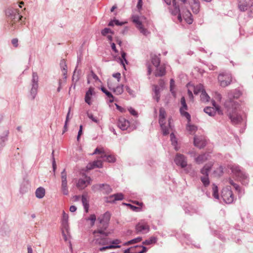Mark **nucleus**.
<instances>
[{
	"label": "nucleus",
	"mask_w": 253,
	"mask_h": 253,
	"mask_svg": "<svg viewBox=\"0 0 253 253\" xmlns=\"http://www.w3.org/2000/svg\"><path fill=\"white\" fill-rule=\"evenodd\" d=\"M242 95L241 92L238 89L230 91L228 94V99L224 102L226 113L233 125H237L242 121V117L238 113L239 103L235 100Z\"/></svg>",
	"instance_id": "f257e3e1"
},
{
	"label": "nucleus",
	"mask_w": 253,
	"mask_h": 253,
	"mask_svg": "<svg viewBox=\"0 0 253 253\" xmlns=\"http://www.w3.org/2000/svg\"><path fill=\"white\" fill-rule=\"evenodd\" d=\"M172 4L173 8L171 10V14L173 15H177V18L180 22L182 21L183 18L188 24H192L193 20L190 11L183 6H181L180 8L179 5L177 4L176 0H172Z\"/></svg>",
	"instance_id": "f03ea898"
},
{
	"label": "nucleus",
	"mask_w": 253,
	"mask_h": 253,
	"mask_svg": "<svg viewBox=\"0 0 253 253\" xmlns=\"http://www.w3.org/2000/svg\"><path fill=\"white\" fill-rule=\"evenodd\" d=\"M104 230L102 229L94 230L93 234L96 244L106 246L110 244L111 239L108 237L109 233L105 232Z\"/></svg>",
	"instance_id": "7ed1b4c3"
},
{
	"label": "nucleus",
	"mask_w": 253,
	"mask_h": 253,
	"mask_svg": "<svg viewBox=\"0 0 253 253\" xmlns=\"http://www.w3.org/2000/svg\"><path fill=\"white\" fill-rule=\"evenodd\" d=\"M232 172L242 184L246 185L248 184L249 179L248 174L243 171L239 166L233 165L230 167Z\"/></svg>",
	"instance_id": "20e7f679"
},
{
	"label": "nucleus",
	"mask_w": 253,
	"mask_h": 253,
	"mask_svg": "<svg viewBox=\"0 0 253 253\" xmlns=\"http://www.w3.org/2000/svg\"><path fill=\"white\" fill-rule=\"evenodd\" d=\"M174 161L177 166H180L181 168H185V170L187 173H190V174H194V171L191 166H187L186 158L183 154L177 153Z\"/></svg>",
	"instance_id": "39448f33"
},
{
	"label": "nucleus",
	"mask_w": 253,
	"mask_h": 253,
	"mask_svg": "<svg viewBox=\"0 0 253 253\" xmlns=\"http://www.w3.org/2000/svg\"><path fill=\"white\" fill-rule=\"evenodd\" d=\"M31 88L30 91V97L32 100H34L38 93L39 88V77L37 73L33 72L31 83Z\"/></svg>",
	"instance_id": "423d86ee"
},
{
	"label": "nucleus",
	"mask_w": 253,
	"mask_h": 253,
	"mask_svg": "<svg viewBox=\"0 0 253 253\" xmlns=\"http://www.w3.org/2000/svg\"><path fill=\"white\" fill-rule=\"evenodd\" d=\"M91 190L94 192L101 191L104 194L108 195L112 191L110 186L106 183L96 184L91 187Z\"/></svg>",
	"instance_id": "0eeeda50"
},
{
	"label": "nucleus",
	"mask_w": 253,
	"mask_h": 253,
	"mask_svg": "<svg viewBox=\"0 0 253 253\" xmlns=\"http://www.w3.org/2000/svg\"><path fill=\"white\" fill-rule=\"evenodd\" d=\"M180 103L181 105V106L180 107V108L179 109V112H180V115L182 117H185L187 119L188 122H190L191 121V116L188 112L185 111V110H188V106L186 103L185 98L184 96H182L181 98Z\"/></svg>",
	"instance_id": "6e6552de"
},
{
	"label": "nucleus",
	"mask_w": 253,
	"mask_h": 253,
	"mask_svg": "<svg viewBox=\"0 0 253 253\" xmlns=\"http://www.w3.org/2000/svg\"><path fill=\"white\" fill-rule=\"evenodd\" d=\"M111 217V214L109 211L106 212L102 216L98 217L99 223L102 225L101 229L106 230L108 226V223Z\"/></svg>",
	"instance_id": "1a4fd4ad"
},
{
	"label": "nucleus",
	"mask_w": 253,
	"mask_h": 253,
	"mask_svg": "<svg viewBox=\"0 0 253 253\" xmlns=\"http://www.w3.org/2000/svg\"><path fill=\"white\" fill-rule=\"evenodd\" d=\"M218 81L220 83V85L225 87L231 84L232 77L230 74H220L218 77Z\"/></svg>",
	"instance_id": "9d476101"
},
{
	"label": "nucleus",
	"mask_w": 253,
	"mask_h": 253,
	"mask_svg": "<svg viewBox=\"0 0 253 253\" xmlns=\"http://www.w3.org/2000/svg\"><path fill=\"white\" fill-rule=\"evenodd\" d=\"M221 196L223 200L227 204H230L234 200V195L232 191L227 188L222 191Z\"/></svg>",
	"instance_id": "9b49d317"
},
{
	"label": "nucleus",
	"mask_w": 253,
	"mask_h": 253,
	"mask_svg": "<svg viewBox=\"0 0 253 253\" xmlns=\"http://www.w3.org/2000/svg\"><path fill=\"white\" fill-rule=\"evenodd\" d=\"M121 241L119 239L111 240L110 244L109 245L100 248L99 251L103 252L107 249L120 248L121 246L118 245V244L121 243Z\"/></svg>",
	"instance_id": "f8f14e48"
},
{
	"label": "nucleus",
	"mask_w": 253,
	"mask_h": 253,
	"mask_svg": "<svg viewBox=\"0 0 253 253\" xmlns=\"http://www.w3.org/2000/svg\"><path fill=\"white\" fill-rule=\"evenodd\" d=\"M17 9L13 8H8L5 10V15L8 19V24L10 26L12 21L14 19L16 16V13L17 12Z\"/></svg>",
	"instance_id": "ddd939ff"
},
{
	"label": "nucleus",
	"mask_w": 253,
	"mask_h": 253,
	"mask_svg": "<svg viewBox=\"0 0 253 253\" xmlns=\"http://www.w3.org/2000/svg\"><path fill=\"white\" fill-rule=\"evenodd\" d=\"M129 124L128 121L123 117L120 118L117 122L118 127L122 130H126L129 126Z\"/></svg>",
	"instance_id": "4468645a"
},
{
	"label": "nucleus",
	"mask_w": 253,
	"mask_h": 253,
	"mask_svg": "<svg viewBox=\"0 0 253 253\" xmlns=\"http://www.w3.org/2000/svg\"><path fill=\"white\" fill-rule=\"evenodd\" d=\"M124 199V195L121 193H118L107 197L106 202L114 203L116 201L122 200Z\"/></svg>",
	"instance_id": "2eb2a0df"
},
{
	"label": "nucleus",
	"mask_w": 253,
	"mask_h": 253,
	"mask_svg": "<svg viewBox=\"0 0 253 253\" xmlns=\"http://www.w3.org/2000/svg\"><path fill=\"white\" fill-rule=\"evenodd\" d=\"M194 145L196 147L202 149L206 146V142L202 138L195 136L194 138Z\"/></svg>",
	"instance_id": "dca6fc26"
},
{
	"label": "nucleus",
	"mask_w": 253,
	"mask_h": 253,
	"mask_svg": "<svg viewBox=\"0 0 253 253\" xmlns=\"http://www.w3.org/2000/svg\"><path fill=\"white\" fill-rule=\"evenodd\" d=\"M250 0H238V6L241 11H245L249 7Z\"/></svg>",
	"instance_id": "f3484780"
},
{
	"label": "nucleus",
	"mask_w": 253,
	"mask_h": 253,
	"mask_svg": "<svg viewBox=\"0 0 253 253\" xmlns=\"http://www.w3.org/2000/svg\"><path fill=\"white\" fill-rule=\"evenodd\" d=\"M102 163L100 160L94 161L91 163H89L86 166L88 170L92 169L95 168H101L102 167Z\"/></svg>",
	"instance_id": "a211bd4d"
},
{
	"label": "nucleus",
	"mask_w": 253,
	"mask_h": 253,
	"mask_svg": "<svg viewBox=\"0 0 253 253\" xmlns=\"http://www.w3.org/2000/svg\"><path fill=\"white\" fill-rule=\"evenodd\" d=\"M68 214L66 213L65 211H63V215L62 218V226L67 232H68L69 225H68Z\"/></svg>",
	"instance_id": "6ab92c4d"
},
{
	"label": "nucleus",
	"mask_w": 253,
	"mask_h": 253,
	"mask_svg": "<svg viewBox=\"0 0 253 253\" xmlns=\"http://www.w3.org/2000/svg\"><path fill=\"white\" fill-rule=\"evenodd\" d=\"M23 18V16L19 14V10L17 9V12L16 13V16L14 17V19L12 21L10 26V29H11L12 30H14L16 28L14 25L17 23L18 22L22 20V19Z\"/></svg>",
	"instance_id": "aec40b11"
},
{
	"label": "nucleus",
	"mask_w": 253,
	"mask_h": 253,
	"mask_svg": "<svg viewBox=\"0 0 253 253\" xmlns=\"http://www.w3.org/2000/svg\"><path fill=\"white\" fill-rule=\"evenodd\" d=\"M191 6L194 13L197 14L199 12L200 3L199 0H193L191 2Z\"/></svg>",
	"instance_id": "412c9836"
},
{
	"label": "nucleus",
	"mask_w": 253,
	"mask_h": 253,
	"mask_svg": "<svg viewBox=\"0 0 253 253\" xmlns=\"http://www.w3.org/2000/svg\"><path fill=\"white\" fill-rule=\"evenodd\" d=\"M157 69L154 73L156 77H163L166 74V67L164 65H161L156 67Z\"/></svg>",
	"instance_id": "4be33fe9"
},
{
	"label": "nucleus",
	"mask_w": 253,
	"mask_h": 253,
	"mask_svg": "<svg viewBox=\"0 0 253 253\" xmlns=\"http://www.w3.org/2000/svg\"><path fill=\"white\" fill-rule=\"evenodd\" d=\"M82 202L83 203V205L84 206V211L85 212H88V209H89V201L87 199V194L84 193L82 195Z\"/></svg>",
	"instance_id": "5701e85b"
},
{
	"label": "nucleus",
	"mask_w": 253,
	"mask_h": 253,
	"mask_svg": "<svg viewBox=\"0 0 253 253\" xmlns=\"http://www.w3.org/2000/svg\"><path fill=\"white\" fill-rule=\"evenodd\" d=\"M9 130H5L0 137V148H2L5 146V142L7 140Z\"/></svg>",
	"instance_id": "b1692460"
},
{
	"label": "nucleus",
	"mask_w": 253,
	"mask_h": 253,
	"mask_svg": "<svg viewBox=\"0 0 253 253\" xmlns=\"http://www.w3.org/2000/svg\"><path fill=\"white\" fill-rule=\"evenodd\" d=\"M60 66L61 70L63 71V75L64 77V79H66V75L67 73V66L65 59H63L61 60L60 63Z\"/></svg>",
	"instance_id": "393cba45"
},
{
	"label": "nucleus",
	"mask_w": 253,
	"mask_h": 253,
	"mask_svg": "<svg viewBox=\"0 0 253 253\" xmlns=\"http://www.w3.org/2000/svg\"><path fill=\"white\" fill-rule=\"evenodd\" d=\"M212 165L210 164H206L201 169V173L204 176H209V173L211 169Z\"/></svg>",
	"instance_id": "a878e982"
},
{
	"label": "nucleus",
	"mask_w": 253,
	"mask_h": 253,
	"mask_svg": "<svg viewBox=\"0 0 253 253\" xmlns=\"http://www.w3.org/2000/svg\"><path fill=\"white\" fill-rule=\"evenodd\" d=\"M45 189L42 187H40L36 190L35 194L36 197L39 199L42 198L45 195Z\"/></svg>",
	"instance_id": "bb28decb"
},
{
	"label": "nucleus",
	"mask_w": 253,
	"mask_h": 253,
	"mask_svg": "<svg viewBox=\"0 0 253 253\" xmlns=\"http://www.w3.org/2000/svg\"><path fill=\"white\" fill-rule=\"evenodd\" d=\"M77 67H78V65H77V66L74 71V73H73V75L72 79V81L73 83H74V82L77 83L80 79V72H81V71L78 70V71H77Z\"/></svg>",
	"instance_id": "cd10ccee"
},
{
	"label": "nucleus",
	"mask_w": 253,
	"mask_h": 253,
	"mask_svg": "<svg viewBox=\"0 0 253 253\" xmlns=\"http://www.w3.org/2000/svg\"><path fill=\"white\" fill-rule=\"evenodd\" d=\"M101 158L104 161H107L109 163H114L116 161L115 158L111 155H107L106 154H103L101 155Z\"/></svg>",
	"instance_id": "c85d7f7f"
},
{
	"label": "nucleus",
	"mask_w": 253,
	"mask_h": 253,
	"mask_svg": "<svg viewBox=\"0 0 253 253\" xmlns=\"http://www.w3.org/2000/svg\"><path fill=\"white\" fill-rule=\"evenodd\" d=\"M166 116V112L163 108H161L159 110V124H163L165 122V120Z\"/></svg>",
	"instance_id": "c756f323"
},
{
	"label": "nucleus",
	"mask_w": 253,
	"mask_h": 253,
	"mask_svg": "<svg viewBox=\"0 0 253 253\" xmlns=\"http://www.w3.org/2000/svg\"><path fill=\"white\" fill-rule=\"evenodd\" d=\"M135 229L137 232H142L145 230L148 231L149 230V227L148 225L141 224L140 223L136 224Z\"/></svg>",
	"instance_id": "7c9ffc66"
},
{
	"label": "nucleus",
	"mask_w": 253,
	"mask_h": 253,
	"mask_svg": "<svg viewBox=\"0 0 253 253\" xmlns=\"http://www.w3.org/2000/svg\"><path fill=\"white\" fill-rule=\"evenodd\" d=\"M204 112L208 114L210 116L213 117L216 114L215 109L211 107H206L204 109Z\"/></svg>",
	"instance_id": "2f4dec72"
},
{
	"label": "nucleus",
	"mask_w": 253,
	"mask_h": 253,
	"mask_svg": "<svg viewBox=\"0 0 253 253\" xmlns=\"http://www.w3.org/2000/svg\"><path fill=\"white\" fill-rule=\"evenodd\" d=\"M157 241V238L156 237L152 236L149 238L148 239L146 240L145 241L142 242L143 245H150L151 244H155Z\"/></svg>",
	"instance_id": "473e14b6"
},
{
	"label": "nucleus",
	"mask_w": 253,
	"mask_h": 253,
	"mask_svg": "<svg viewBox=\"0 0 253 253\" xmlns=\"http://www.w3.org/2000/svg\"><path fill=\"white\" fill-rule=\"evenodd\" d=\"M76 186L79 189L81 190L85 188L87 186V184H86L84 179L80 178L78 180Z\"/></svg>",
	"instance_id": "72a5a7b5"
},
{
	"label": "nucleus",
	"mask_w": 253,
	"mask_h": 253,
	"mask_svg": "<svg viewBox=\"0 0 253 253\" xmlns=\"http://www.w3.org/2000/svg\"><path fill=\"white\" fill-rule=\"evenodd\" d=\"M207 160V158L206 157V154L200 155L197 158H195V161L198 164L203 163Z\"/></svg>",
	"instance_id": "f704fd0d"
},
{
	"label": "nucleus",
	"mask_w": 253,
	"mask_h": 253,
	"mask_svg": "<svg viewBox=\"0 0 253 253\" xmlns=\"http://www.w3.org/2000/svg\"><path fill=\"white\" fill-rule=\"evenodd\" d=\"M160 58L156 55H154L151 57V62L156 67H158L159 66L160 64Z\"/></svg>",
	"instance_id": "c9c22d12"
},
{
	"label": "nucleus",
	"mask_w": 253,
	"mask_h": 253,
	"mask_svg": "<svg viewBox=\"0 0 253 253\" xmlns=\"http://www.w3.org/2000/svg\"><path fill=\"white\" fill-rule=\"evenodd\" d=\"M205 89H204L203 85L199 84L194 87V93L196 95L198 94L200 92H202Z\"/></svg>",
	"instance_id": "e433bc0d"
},
{
	"label": "nucleus",
	"mask_w": 253,
	"mask_h": 253,
	"mask_svg": "<svg viewBox=\"0 0 253 253\" xmlns=\"http://www.w3.org/2000/svg\"><path fill=\"white\" fill-rule=\"evenodd\" d=\"M154 87L155 95L154 98L158 102L160 98V88L157 85H155Z\"/></svg>",
	"instance_id": "4c0bfd02"
},
{
	"label": "nucleus",
	"mask_w": 253,
	"mask_h": 253,
	"mask_svg": "<svg viewBox=\"0 0 253 253\" xmlns=\"http://www.w3.org/2000/svg\"><path fill=\"white\" fill-rule=\"evenodd\" d=\"M161 129L162 130L163 134L166 136L169 134V130L168 127L165 125V122H163V124H160Z\"/></svg>",
	"instance_id": "58836bf2"
},
{
	"label": "nucleus",
	"mask_w": 253,
	"mask_h": 253,
	"mask_svg": "<svg viewBox=\"0 0 253 253\" xmlns=\"http://www.w3.org/2000/svg\"><path fill=\"white\" fill-rule=\"evenodd\" d=\"M229 183L234 187V188L235 189V190L237 191H238L239 193H242V190L241 188H240V186L238 184L235 183L233 181V180L232 179H229Z\"/></svg>",
	"instance_id": "ea45409f"
},
{
	"label": "nucleus",
	"mask_w": 253,
	"mask_h": 253,
	"mask_svg": "<svg viewBox=\"0 0 253 253\" xmlns=\"http://www.w3.org/2000/svg\"><path fill=\"white\" fill-rule=\"evenodd\" d=\"M200 179L205 187L209 186L210 184L209 176H201Z\"/></svg>",
	"instance_id": "a19ab883"
},
{
	"label": "nucleus",
	"mask_w": 253,
	"mask_h": 253,
	"mask_svg": "<svg viewBox=\"0 0 253 253\" xmlns=\"http://www.w3.org/2000/svg\"><path fill=\"white\" fill-rule=\"evenodd\" d=\"M126 53L125 51H121L122 59H121V64L124 66V67L125 69H126V67H125V64L124 63V61H125L126 64L128 63V61L126 59Z\"/></svg>",
	"instance_id": "79ce46f5"
},
{
	"label": "nucleus",
	"mask_w": 253,
	"mask_h": 253,
	"mask_svg": "<svg viewBox=\"0 0 253 253\" xmlns=\"http://www.w3.org/2000/svg\"><path fill=\"white\" fill-rule=\"evenodd\" d=\"M212 191H213L212 195L214 197V198L216 199H219V195H218V187L216 185H215L214 184H213Z\"/></svg>",
	"instance_id": "37998d69"
},
{
	"label": "nucleus",
	"mask_w": 253,
	"mask_h": 253,
	"mask_svg": "<svg viewBox=\"0 0 253 253\" xmlns=\"http://www.w3.org/2000/svg\"><path fill=\"white\" fill-rule=\"evenodd\" d=\"M201 99L203 101L207 102L209 101L210 99V96L206 93L205 90L202 91L201 94L200 95Z\"/></svg>",
	"instance_id": "c03bdc74"
},
{
	"label": "nucleus",
	"mask_w": 253,
	"mask_h": 253,
	"mask_svg": "<svg viewBox=\"0 0 253 253\" xmlns=\"http://www.w3.org/2000/svg\"><path fill=\"white\" fill-rule=\"evenodd\" d=\"M132 21L136 24V27L137 28L142 25V22L139 20V17L138 16H133L132 18Z\"/></svg>",
	"instance_id": "a18cd8bd"
},
{
	"label": "nucleus",
	"mask_w": 253,
	"mask_h": 253,
	"mask_svg": "<svg viewBox=\"0 0 253 253\" xmlns=\"http://www.w3.org/2000/svg\"><path fill=\"white\" fill-rule=\"evenodd\" d=\"M124 92V85H118L117 86L115 90V93L116 95H120L123 93Z\"/></svg>",
	"instance_id": "49530a36"
},
{
	"label": "nucleus",
	"mask_w": 253,
	"mask_h": 253,
	"mask_svg": "<svg viewBox=\"0 0 253 253\" xmlns=\"http://www.w3.org/2000/svg\"><path fill=\"white\" fill-rule=\"evenodd\" d=\"M134 248H135V249H136L138 248L142 249L139 251L136 252V253H145L147 252V251L148 250L147 248L146 247L143 246H134Z\"/></svg>",
	"instance_id": "de8ad7c7"
},
{
	"label": "nucleus",
	"mask_w": 253,
	"mask_h": 253,
	"mask_svg": "<svg viewBox=\"0 0 253 253\" xmlns=\"http://www.w3.org/2000/svg\"><path fill=\"white\" fill-rule=\"evenodd\" d=\"M170 140L171 142V144L173 146L176 145L177 144V139H176L174 134L173 132L170 133Z\"/></svg>",
	"instance_id": "09e8293b"
},
{
	"label": "nucleus",
	"mask_w": 253,
	"mask_h": 253,
	"mask_svg": "<svg viewBox=\"0 0 253 253\" xmlns=\"http://www.w3.org/2000/svg\"><path fill=\"white\" fill-rule=\"evenodd\" d=\"M137 29L139 30L141 33L145 36H147L149 33L148 30L144 28L143 25H142L141 26L138 27Z\"/></svg>",
	"instance_id": "8fccbe9b"
},
{
	"label": "nucleus",
	"mask_w": 253,
	"mask_h": 253,
	"mask_svg": "<svg viewBox=\"0 0 253 253\" xmlns=\"http://www.w3.org/2000/svg\"><path fill=\"white\" fill-rule=\"evenodd\" d=\"M96 219V215L94 214H91L90 216L86 219L87 220H90L91 221V225L93 226L94 225L95 221Z\"/></svg>",
	"instance_id": "3c124183"
},
{
	"label": "nucleus",
	"mask_w": 253,
	"mask_h": 253,
	"mask_svg": "<svg viewBox=\"0 0 253 253\" xmlns=\"http://www.w3.org/2000/svg\"><path fill=\"white\" fill-rule=\"evenodd\" d=\"M54 150L52 151V168H53V171L54 172V174H55V171L56 169V164L55 162V160L54 157Z\"/></svg>",
	"instance_id": "603ef678"
},
{
	"label": "nucleus",
	"mask_w": 253,
	"mask_h": 253,
	"mask_svg": "<svg viewBox=\"0 0 253 253\" xmlns=\"http://www.w3.org/2000/svg\"><path fill=\"white\" fill-rule=\"evenodd\" d=\"M87 117L91 120L93 122L95 123H99V120L96 118L94 117L91 113H89L88 112H87Z\"/></svg>",
	"instance_id": "864d4df0"
},
{
	"label": "nucleus",
	"mask_w": 253,
	"mask_h": 253,
	"mask_svg": "<svg viewBox=\"0 0 253 253\" xmlns=\"http://www.w3.org/2000/svg\"><path fill=\"white\" fill-rule=\"evenodd\" d=\"M214 173H217L218 176L221 175L223 173V168L222 166L219 167L216 170H214Z\"/></svg>",
	"instance_id": "5fc2aeb1"
},
{
	"label": "nucleus",
	"mask_w": 253,
	"mask_h": 253,
	"mask_svg": "<svg viewBox=\"0 0 253 253\" xmlns=\"http://www.w3.org/2000/svg\"><path fill=\"white\" fill-rule=\"evenodd\" d=\"M111 31V29L109 28H105L101 31V34L103 36H106L108 34H109V32Z\"/></svg>",
	"instance_id": "6e6d98bb"
},
{
	"label": "nucleus",
	"mask_w": 253,
	"mask_h": 253,
	"mask_svg": "<svg viewBox=\"0 0 253 253\" xmlns=\"http://www.w3.org/2000/svg\"><path fill=\"white\" fill-rule=\"evenodd\" d=\"M187 129L192 133V132L196 131L197 129V127L194 125H188L187 126Z\"/></svg>",
	"instance_id": "4d7b16f0"
},
{
	"label": "nucleus",
	"mask_w": 253,
	"mask_h": 253,
	"mask_svg": "<svg viewBox=\"0 0 253 253\" xmlns=\"http://www.w3.org/2000/svg\"><path fill=\"white\" fill-rule=\"evenodd\" d=\"M127 206L129 207V208L132 210L133 211H138V210H140V208L139 207H137L136 206H133L130 204H125Z\"/></svg>",
	"instance_id": "13d9d810"
},
{
	"label": "nucleus",
	"mask_w": 253,
	"mask_h": 253,
	"mask_svg": "<svg viewBox=\"0 0 253 253\" xmlns=\"http://www.w3.org/2000/svg\"><path fill=\"white\" fill-rule=\"evenodd\" d=\"M174 86V81L173 79H171L170 80V91L172 94H174L175 92L173 91V87Z\"/></svg>",
	"instance_id": "bf43d9fd"
},
{
	"label": "nucleus",
	"mask_w": 253,
	"mask_h": 253,
	"mask_svg": "<svg viewBox=\"0 0 253 253\" xmlns=\"http://www.w3.org/2000/svg\"><path fill=\"white\" fill-rule=\"evenodd\" d=\"M142 240V237H138L135 239L129 240V243H131V244H135V243L140 242Z\"/></svg>",
	"instance_id": "052dcab7"
},
{
	"label": "nucleus",
	"mask_w": 253,
	"mask_h": 253,
	"mask_svg": "<svg viewBox=\"0 0 253 253\" xmlns=\"http://www.w3.org/2000/svg\"><path fill=\"white\" fill-rule=\"evenodd\" d=\"M101 91L105 94V95L108 97V96H111V92L108 91L106 88L104 86L101 87Z\"/></svg>",
	"instance_id": "680f3d73"
},
{
	"label": "nucleus",
	"mask_w": 253,
	"mask_h": 253,
	"mask_svg": "<svg viewBox=\"0 0 253 253\" xmlns=\"http://www.w3.org/2000/svg\"><path fill=\"white\" fill-rule=\"evenodd\" d=\"M61 174L62 180H67V173L65 169L63 170Z\"/></svg>",
	"instance_id": "e2e57ef3"
},
{
	"label": "nucleus",
	"mask_w": 253,
	"mask_h": 253,
	"mask_svg": "<svg viewBox=\"0 0 253 253\" xmlns=\"http://www.w3.org/2000/svg\"><path fill=\"white\" fill-rule=\"evenodd\" d=\"M84 100H85V102L88 105H90L91 104V96L87 95V94H85Z\"/></svg>",
	"instance_id": "0e129e2a"
},
{
	"label": "nucleus",
	"mask_w": 253,
	"mask_h": 253,
	"mask_svg": "<svg viewBox=\"0 0 253 253\" xmlns=\"http://www.w3.org/2000/svg\"><path fill=\"white\" fill-rule=\"evenodd\" d=\"M82 134H83V126L81 125L80 126V129H79V130L78 131V135H77V140H78V141H79V140L80 139V137L82 135Z\"/></svg>",
	"instance_id": "69168bd1"
},
{
	"label": "nucleus",
	"mask_w": 253,
	"mask_h": 253,
	"mask_svg": "<svg viewBox=\"0 0 253 253\" xmlns=\"http://www.w3.org/2000/svg\"><path fill=\"white\" fill-rule=\"evenodd\" d=\"M128 111L131 115L134 116H137L138 113L134 109L130 107L129 109H128Z\"/></svg>",
	"instance_id": "338daca9"
},
{
	"label": "nucleus",
	"mask_w": 253,
	"mask_h": 253,
	"mask_svg": "<svg viewBox=\"0 0 253 253\" xmlns=\"http://www.w3.org/2000/svg\"><path fill=\"white\" fill-rule=\"evenodd\" d=\"M130 250H135L134 247L129 248L124 251V253H136V252H130Z\"/></svg>",
	"instance_id": "774afa93"
}]
</instances>
